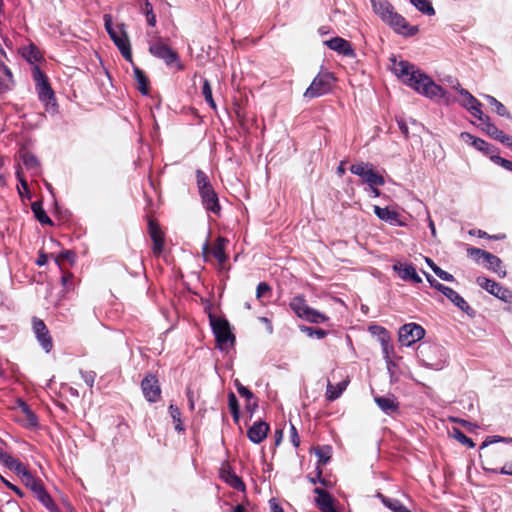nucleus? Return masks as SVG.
Here are the masks:
<instances>
[{
	"label": "nucleus",
	"instance_id": "1",
	"mask_svg": "<svg viewBox=\"0 0 512 512\" xmlns=\"http://www.w3.org/2000/svg\"><path fill=\"white\" fill-rule=\"evenodd\" d=\"M390 63V70L395 76L417 93L430 99L440 97L444 98L446 103L450 102L446 91L414 64L406 60H398L395 56L390 58Z\"/></svg>",
	"mask_w": 512,
	"mask_h": 512
},
{
	"label": "nucleus",
	"instance_id": "2",
	"mask_svg": "<svg viewBox=\"0 0 512 512\" xmlns=\"http://www.w3.org/2000/svg\"><path fill=\"white\" fill-rule=\"evenodd\" d=\"M374 13L395 33L409 37L418 33L417 26H411L408 21L397 13L388 0H371Z\"/></svg>",
	"mask_w": 512,
	"mask_h": 512
},
{
	"label": "nucleus",
	"instance_id": "3",
	"mask_svg": "<svg viewBox=\"0 0 512 512\" xmlns=\"http://www.w3.org/2000/svg\"><path fill=\"white\" fill-rule=\"evenodd\" d=\"M0 463L8 468L9 470L13 471L14 473L19 476L22 481L25 483V485L31 489V491L35 494V496L38 495V493L42 490H44V486L42 483L37 480L26 468V466L20 462L19 460L12 457L9 453L4 451L0 447Z\"/></svg>",
	"mask_w": 512,
	"mask_h": 512
},
{
	"label": "nucleus",
	"instance_id": "4",
	"mask_svg": "<svg viewBox=\"0 0 512 512\" xmlns=\"http://www.w3.org/2000/svg\"><path fill=\"white\" fill-rule=\"evenodd\" d=\"M32 76L39 100L44 103L47 112L55 114L57 112V103L47 76L37 65H34L32 68Z\"/></svg>",
	"mask_w": 512,
	"mask_h": 512
},
{
	"label": "nucleus",
	"instance_id": "5",
	"mask_svg": "<svg viewBox=\"0 0 512 512\" xmlns=\"http://www.w3.org/2000/svg\"><path fill=\"white\" fill-rule=\"evenodd\" d=\"M103 19L105 29L111 40L119 49L121 55L125 60L132 62L131 47L127 32L125 30V25L121 23L114 26L112 23V16L109 14H105Z\"/></svg>",
	"mask_w": 512,
	"mask_h": 512
},
{
	"label": "nucleus",
	"instance_id": "6",
	"mask_svg": "<svg viewBox=\"0 0 512 512\" xmlns=\"http://www.w3.org/2000/svg\"><path fill=\"white\" fill-rule=\"evenodd\" d=\"M335 78L331 72L321 71L304 92V97L313 99L329 93Z\"/></svg>",
	"mask_w": 512,
	"mask_h": 512
},
{
	"label": "nucleus",
	"instance_id": "7",
	"mask_svg": "<svg viewBox=\"0 0 512 512\" xmlns=\"http://www.w3.org/2000/svg\"><path fill=\"white\" fill-rule=\"evenodd\" d=\"M350 172L362 178L367 186H383L384 177L369 162H358L350 166Z\"/></svg>",
	"mask_w": 512,
	"mask_h": 512
},
{
	"label": "nucleus",
	"instance_id": "8",
	"mask_svg": "<svg viewBox=\"0 0 512 512\" xmlns=\"http://www.w3.org/2000/svg\"><path fill=\"white\" fill-rule=\"evenodd\" d=\"M210 321L216 341L221 348L234 343L235 337L231 333L229 323L226 320L210 317Z\"/></svg>",
	"mask_w": 512,
	"mask_h": 512
},
{
	"label": "nucleus",
	"instance_id": "9",
	"mask_svg": "<svg viewBox=\"0 0 512 512\" xmlns=\"http://www.w3.org/2000/svg\"><path fill=\"white\" fill-rule=\"evenodd\" d=\"M425 336L424 328L416 323L404 324L399 329V342L403 346H411Z\"/></svg>",
	"mask_w": 512,
	"mask_h": 512
},
{
	"label": "nucleus",
	"instance_id": "10",
	"mask_svg": "<svg viewBox=\"0 0 512 512\" xmlns=\"http://www.w3.org/2000/svg\"><path fill=\"white\" fill-rule=\"evenodd\" d=\"M476 283L481 288L485 289L487 292L499 298L500 300L507 303H512V292L509 289L502 287L494 280L479 276L476 279Z\"/></svg>",
	"mask_w": 512,
	"mask_h": 512
},
{
	"label": "nucleus",
	"instance_id": "11",
	"mask_svg": "<svg viewBox=\"0 0 512 512\" xmlns=\"http://www.w3.org/2000/svg\"><path fill=\"white\" fill-rule=\"evenodd\" d=\"M33 331L42 349L49 353L53 348L52 337L45 323L38 318H33Z\"/></svg>",
	"mask_w": 512,
	"mask_h": 512
},
{
	"label": "nucleus",
	"instance_id": "12",
	"mask_svg": "<svg viewBox=\"0 0 512 512\" xmlns=\"http://www.w3.org/2000/svg\"><path fill=\"white\" fill-rule=\"evenodd\" d=\"M149 52L159 59H162L167 65L178 61V55L162 41H156L149 46Z\"/></svg>",
	"mask_w": 512,
	"mask_h": 512
},
{
	"label": "nucleus",
	"instance_id": "13",
	"mask_svg": "<svg viewBox=\"0 0 512 512\" xmlns=\"http://www.w3.org/2000/svg\"><path fill=\"white\" fill-rule=\"evenodd\" d=\"M144 397L149 402H156L160 398L161 389L156 376L149 374L141 382Z\"/></svg>",
	"mask_w": 512,
	"mask_h": 512
},
{
	"label": "nucleus",
	"instance_id": "14",
	"mask_svg": "<svg viewBox=\"0 0 512 512\" xmlns=\"http://www.w3.org/2000/svg\"><path fill=\"white\" fill-rule=\"evenodd\" d=\"M459 94L462 97L461 105L467 109L477 119L483 118L481 110L482 104L479 102L468 90L459 89Z\"/></svg>",
	"mask_w": 512,
	"mask_h": 512
},
{
	"label": "nucleus",
	"instance_id": "15",
	"mask_svg": "<svg viewBox=\"0 0 512 512\" xmlns=\"http://www.w3.org/2000/svg\"><path fill=\"white\" fill-rule=\"evenodd\" d=\"M202 204L207 212L219 215L221 207L219 204L218 195L214 188L199 191Z\"/></svg>",
	"mask_w": 512,
	"mask_h": 512
},
{
	"label": "nucleus",
	"instance_id": "16",
	"mask_svg": "<svg viewBox=\"0 0 512 512\" xmlns=\"http://www.w3.org/2000/svg\"><path fill=\"white\" fill-rule=\"evenodd\" d=\"M324 45H326L329 49L337 52L338 54L355 57V51L352 48L349 41L341 37H333L329 40H325Z\"/></svg>",
	"mask_w": 512,
	"mask_h": 512
},
{
	"label": "nucleus",
	"instance_id": "17",
	"mask_svg": "<svg viewBox=\"0 0 512 512\" xmlns=\"http://www.w3.org/2000/svg\"><path fill=\"white\" fill-rule=\"evenodd\" d=\"M373 210L375 215L384 222L395 226L404 225V222L401 220V215L395 209H391L389 207L382 208L375 205Z\"/></svg>",
	"mask_w": 512,
	"mask_h": 512
},
{
	"label": "nucleus",
	"instance_id": "18",
	"mask_svg": "<svg viewBox=\"0 0 512 512\" xmlns=\"http://www.w3.org/2000/svg\"><path fill=\"white\" fill-rule=\"evenodd\" d=\"M477 254H481L485 267L497 273L500 277L506 276V271L502 268V261L499 257L485 250H475Z\"/></svg>",
	"mask_w": 512,
	"mask_h": 512
},
{
	"label": "nucleus",
	"instance_id": "19",
	"mask_svg": "<svg viewBox=\"0 0 512 512\" xmlns=\"http://www.w3.org/2000/svg\"><path fill=\"white\" fill-rule=\"evenodd\" d=\"M149 235L153 242L152 251L155 256H159L164 249V236L163 233L155 222L149 221Z\"/></svg>",
	"mask_w": 512,
	"mask_h": 512
},
{
	"label": "nucleus",
	"instance_id": "20",
	"mask_svg": "<svg viewBox=\"0 0 512 512\" xmlns=\"http://www.w3.org/2000/svg\"><path fill=\"white\" fill-rule=\"evenodd\" d=\"M393 270L399 274V277L405 281H411L419 284L422 282L421 277L417 274L415 267L412 264L395 263Z\"/></svg>",
	"mask_w": 512,
	"mask_h": 512
},
{
	"label": "nucleus",
	"instance_id": "21",
	"mask_svg": "<svg viewBox=\"0 0 512 512\" xmlns=\"http://www.w3.org/2000/svg\"><path fill=\"white\" fill-rule=\"evenodd\" d=\"M481 121L482 130L490 137L505 144L509 140V135H506L502 130L498 129L490 120L489 116L483 114V118L478 119Z\"/></svg>",
	"mask_w": 512,
	"mask_h": 512
},
{
	"label": "nucleus",
	"instance_id": "22",
	"mask_svg": "<svg viewBox=\"0 0 512 512\" xmlns=\"http://www.w3.org/2000/svg\"><path fill=\"white\" fill-rule=\"evenodd\" d=\"M269 431V425L264 421L255 422L247 431L249 440L255 444L261 443Z\"/></svg>",
	"mask_w": 512,
	"mask_h": 512
},
{
	"label": "nucleus",
	"instance_id": "23",
	"mask_svg": "<svg viewBox=\"0 0 512 512\" xmlns=\"http://www.w3.org/2000/svg\"><path fill=\"white\" fill-rule=\"evenodd\" d=\"M220 478L230 485L232 488L243 491L245 489V485L241 478L237 476L234 471L230 468L229 465H223L220 469Z\"/></svg>",
	"mask_w": 512,
	"mask_h": 512
},
{
	"label": "nucleus",
	"instance_id": "24",
	"mask_svg": "<svg viewBox=\"0 0 512 512\" xmlns=\"http://www.w3.org/2000/svg\"><path fill=\"white\" fill-rule=\"evenodd\" d=\"M314 493L317 494L315 502L321 512H337L334 508V500L328 492L316 487Z\"/></svg>",
	"mask_w": 512,
	"mask_h": 512
},
{
	"label": "nucleus",
	"instance_id": "25",
	"mask_svg": "<svg viewBox=\"0 0 512 512\" xmlns=\"http://www.w3.org/2000/svg\"><path fill=\"white\" fill-rule=\"evenodd\" d=\"M461 138L466 143L472 145L474 148H476L479 151H483L485 154L493 155L495 151V147L487 143L485 140L481 138L474 137L470 133L463 132L461 133Z\"/></svg>",
	"mask_w": 512,
	"mask_h": 512
},
{
	"label": "nucleus",
	"instance_id": "26",
	"mask_svg": "<svg viewBox=\"0 0 512 512\" xmlns=\"http://www.w3.org/2000/svg\"><path fill=\"white\" fill-rule=\"evenodd\" d=\"M374 400L378 407L388 415H392L399 410V403L394 395L377 396Z\"/></svg>",
	"mask_w": 512,
	"mask_h": 512
},
{
	"label": "nucleus",
	"instance_id": "27",
	"mask_svg": "<svg viewBox=\"0 0 512 512\" xmlns=\"http://www.w3.org/2000/svg\"><path fill=\"white\" fill-rule=\"evenodd\" d=\"M443 295H445L456 307L467 315L473 316L475 314L474 310L469 306L464 298L452 288L449 287Z\"/></svg>",
	"mask_w": 512,
	"mask_h": 512
},
{
	"label": "nucleus",
	"instance_id": "28",
	"mask_svg": "<svg viewBox=\"0 0 512 512\" xmlns=\"http://www.w3.org/2000/svg\"><path fill=\"white\" fill-rule=\"evenodd\" d=\"M17 406L25 416V425L28 427H36L38 425V418L30 409L29 405L25 401L18 399Z\"/></svg>",
	"mask_w": 512,
	"mask_h": 512
},
{
	"label": "nucleus",
	"instance_id": "29",
	"mask_svg": "<svg viewBox=\"0 0 512 512\" xmlns=\"http://www.w3.org/2000/svg\"><path fill=\"white\" fill-rule=\"evenodd\" d=\"M228 244V240L223 237H218L215 244L211 249L212 255L217 259L220 264H223L226 261V253L225 248Z\"/></svg>",
	"mask_w": 512,
	"mask_h": 512
},
{
	"label": "nucleus",
	"instance_id": "30",
	"mask_svg": "<svg viewBox=\"0 0 512 512\" xmlns=\"http://www.w3.org/2000/svg\"><path fill=\"white\" fill-rule=\"evenodd\" d=\"M290 308L295 312V314L304 319L307 311L309 310V306L307 305L303 296H295L291 299L289 303Z\"/></svg>",
	"mask_w": 512,
	"mask_h": 512
},
{
	"label": "nucleus",
	"instance_id": "31",
	"mask_svg": "<svg viewBox=\"0 0 512 512\" xmlns=\"http://www.w3.org/2000/svg\"><path fill=\"white\" fill-rule=\"evenodd\" d=\"M22 57L29 63L35 64L42 59L40 50L34 45L29 44L21 49Z\"/></svg>",
	"mask_w": 512,
	"mask_h": 512
},
{
	"label": "nucleus",
	"instance_id": "32",
	"mask_svg": "<svg viewBox=\"0 0 512 512\" xmlns=\"http://www.w3.org/2000/svg\"><path fill=\"white\" fill-rule=\"evenodd\" d=\"M349 381L343 380L336 385L331 384L330 382L327 385L326 397L330 401H334L340 397V395L346 390Z\"/></svg>",
	"mask_w": 512,
	"mask_h": 512
},
{
	"label": "nucleus",
	"instance_id": "33",
	"mask_svg": "<svg viewBox=\"0 0 512 512\" xmlns=\"http://www.w3.org/2000/svg\"><path fill=\"white\" fill-rule=\"evenodd\" d=\"M14 80L11 70L6 65L0 66V87L2 90H9L13 87Z\"/></svg>",
	"mask_w": 512,
	"mask_h": 512
},
{
	"label": "nucleus",
	"instance_id": "34",
	"mask_svg": "<svg viewBox=\"0 0 512 512\" xmlns=\"http://www.w3.org/2000/svg\"><path fill=\"white\" fill-rule=\"evenodd\" d=\"M378 497L383 505L393 512H411L397 499L388 498L382 494H378Z\"/></svg>",
	"mask_w": 512,
	"mask_h": 512
},
{
	"label": "nucleus",
	"instance_id": "35",
	"mask_svg": "<svg viewBox=\"0 0 512 512\" xmlns=\"http://www.w3.org/2000/svg\"><path fill=\"white\" fill-rule=\"evenodd\" d=\"M36 498L49 512H61L45 489L40 491Z\"/></svg>",
	"mask_w": 512,
	"mask_h": 512
},
{
	"label": "nucleus",
	"instance_id": "36",
	"mask_svg": "<svg viewBox=\"0 0 512 512\" xmlns=\"http://www.w3.org/2000/svg\"><path fill=\"white\" fill-rule=\"evenodd\" d=\"M23 165L33 174H37L39 171V162L38 159L29 152H24L21 155Z\"/></svg>",
	"mask_w": 512,
	"mask_h": 512
},
{
	"label": "nucleus",
	"instance_id": "37",
	"mask_svg": "<svg viewBox=\"0 0 512 512\" xmlns=\"http://www.w3.org/2000/svg\"><path fill=\"white\" fill-rule=\"evenodd\" d=\"M134 77L138 84V90L143 94H148V78L146 77L145 73L138 67L134 66Z\"/></svg>",
	"mask_w": 512,
	"mask_h": 512
},
{
	"label": "nucleus",
	"instance_id": "38",
	"mask_svg": "<svg viewBox=\"0 0 512 512\" xmlns=\"http://www.w3.org/2000/svg\"><path fill=\"white\" fill-rule=\"evenodd\" d=\"M32 211L34 213L35 218L41 223V224H52L51 219L48 217L46 212L44 211L42 205L40 202H33L31 205Z\"/></svg>",
	"mask_w": 512,
	"mask_h": 512
},
{
	"label": "nucleus",
	"instance_id": "39",
	"mask_svg": "<svg viewBox=\"0 0 512 512\" xmlns=\"http://www.w3.org/2000/svg\"><path fill=\"white\" fill-rule=\"evenodd\" d=\"M484 98L487 100V102L494 107V111L499 115L503 117L510 118V113L506 109V107L498 101L495 97L491 95H484Z\"/></svg>",
	"mask_w": 512,
	"mask_h": 512
},
{
	"label": "nucleus",
	"instance_id": "40",
	"mask_svg": "<svg viewBox=\"0 0 512 512\" xmlns=\"http://www.w3.org/2000/svg\"><path fill=\"white\" fill-rule=\"evenodd\" d=\"M412 5L416 7L421 13L432 16L435 10L429 0H410Z\"/></svg>",
	"mask_w": 512,
	"mask_h": 512
},
{
	"label": "nucleus",
	"instance_id": "41",
	"mask_svg": "<svg viewBox=\"0 0 512 512\" xmlns=\"http://www.w3.org/2000/svg\"><path fill=\"white\" fill-rule=\"evenodd\" d=\"M196 183L198 191L213 188L206 173L200 169L196 170Z\"/></svg>",
	"mask_w": 512,
	"mask_h": 512
},
{
	"label": "nucleus",
	"instance_id": "42",
	"mask_svg": "<svg viewBox=\"0 0 512 512\" xmlns=\"http://www.w3.org/2000/svg\"><path fill=\"white\" fill-rule=\"evenodd\" d=\"M327 319L328 318L324 314L311 307L309 308L307 314L304 317V320L316 324L324 323Z\"/></svg>",
	"mask_w": 512,
	"mask_h": 512
},
{
	"label": "nucleus",
	"instance_id": "43",
	"mask_svg": "<svg viewBox=\"0 0 512 512\" xmlns=\"http://www.w3.org/2000/svg\"><path fill=\"white\" fill-rule=\"evenodd\" d=\"M315 454L318 457V464L325 465L331 458V447L322 446L315 449Z\"/></svg>",
	"mask_w": 512,
	"mask_h": 512
},
{
	"label": "nucleus",
	"instance_id": "44",
	"mask_svg": "<svg viewBox=\"0 0 512 512\" xmlns=\"http://www.w3.org/2000/svg\"><path fill=\"white\" fill-rule=\"evenodd\" d=\"M228 406L235 422L239 420V403L233 392L228 394Z\"/></svg>",
	"mask_w": 512,
	"mask_h": 512
},
{
	"label": "nucleus",
	"instance_id": "45",
	"mask_svg": "<svg viewBox=\"0 0 512 512\" xmlns=\"http://www.w3.org/2000/svg\"><path fill=\"white\" fill-rule=\"evenodd\" d=\"M202 95L205 101L209 104L212 109H216V103L213 99L212 89L207 79L203 80Z\"/></svg>",
	"mask_w": 512,
	"mask_h": 512
},
{
	"label": "nucleus",
	"instance_id": "46",
	"mask_svg": "<svg viewBox=\"0 0 512 512\" xmlns=\"http://www.w3.org/2000/svg\"><path fill=\"white\" fill-rule=\"evenodd\" d=\"M142 10L146 16L148 25L154 27L156 25V15L154 14L153 7L148 0H145Z\"/></svg>",
	"mask_w": 512,
	"mask_h": 512
},
{
	"label": "nucleus",
	"instance_id": "47",
	"mask_svg": "<svg viewBox=\"0 0 512 512\" xmlns=\"http://www.w3.org/2000/svg\"><path fill=\"white\" fill-rule=\"evenodd\" d=\"M238 393L240 394L241 397L246 399L247 408L250 411H253L254 409L257 408V403L255 401L252 404L250 403V401L254 399V394L247 387H239Z\"/></svg>",
	"mask_w": 512,
	"mask_h": 512
},
{
	"label": "nucleus",
	"instance_id": "48",
	"mask_svg": "<svg viewBox=\"0 0 512 512\" xmlns=\"http://www.w3.org/2000/svg\"><path fill=\"white\" fill-rule=\"evenodd\" d=\"M302 332H305L309 337H315L317 339H322L327 335V332L320 328L301 326Z\"/></svg>",
	"mask_w": 512,
	"mask_h": 512
},
{
	"label": "nucleus",
	"instance_id": "49",
	"mask_svg": "<svg viewBox=\"0 0 512 512\" xmlns=\"http://www.w3.org/2000/svg\"><path fill=\"white\" fill-rule=\"evenodd\" d=\"M453 436L455 439H457L460 443L467 445L470 448H473L475 446L473 440L469 437H467L462 431L459 429L453 430Z\"/></svg>",
	"mask_w": 512,
	"mask_h": 512
},
{
	"label": "nucleus",
	"instance_id": "50",
	"mask_svg": "<svg viewBox=\"0 0 512 512\" xmlns=\"http://www.w3.org/2000/svg\"><path fill=\"white\" fill-rule=\"evenodd\" d=\"M427 281L429 284L435 288L436 290L440 291L442 294L447 291L449 287L443 285L442 283L438 282L435 278H433L430 274L424 272Z\"/></svg>",
	"mask_w": 512,
	"mask_h": 512
},
{
	"label": "nucleus",
	"instance_id": "51",
	"mask_svg": "<svg viewBox=\"0 0 512 512\" xmlns=\"http://www.w3.org/2000/svg\"><path fill=\"white\" fill-rule=\"evenodd\" d=\"M491 160L502 166L504 169L508 170V171H512V161L510 160H507V159H504L500 156H497V155H491Z\"/></svg>",
	"mask_w": 512,
	"mask_h": 512
},
{
	"label": "nucleus",
	"instance_id": "52",
	"mask_svg": "<svg viewBox=\"0 0 512 512\" xmlns=\"http://www.w3.org/2000/svg\"><path fill=\"white\" fill-rule=\"evenodd\" d=\"M433 272L442 280L444 281H447V282H453L454 281V276L446 271H444L443 269H441L439 266H435V268H433Z\"/></svg>",
	"mask_w": 512,
	"mask_h": 512
},
{
	"label": "nucleus",
	"instance_id": "53",
	"mask_svg": "<svg viewBox=\"0 0 512 512\" xmlns=\"http://www.w3.org/2000/svg\"><path fill=\"white\" fill-rule=\"evenodd\" d=\"M270 290H271V288L267 283H265V282L259 283L256 288V298L258 300H261V298L264 297L267 293H269Z\"/></svg>",
	"mask_w": 512,
	"mask_h": 512
},
{
	"label": "nucleus",
	"instance_id": "54",
	"mask_svg": "<svg viewBox=\"0 0 512 512\" xmlns=\"http://www.w3.org/2000/svg\"><path fill=\"white\" fill-rule=\"evenodd\" d=\"M82 379L89 386L92 387L96 378V374L93 371H81Z\"/></svg>",
	"mask_w": 512,
	"mask_h": 512
},
{
	"label": "nucleus",
	"instance_id": "55",
	"mask_svg": "<svg viewBox=\"0 0 512 512\" xmlns=\"http://www.w3.org/2000/svg\"><path fill=\"white\" fill-rule=\"evenodd\" d=\"M61 281L66 291H70L73 289V275L71 273H64L61 278Z\"/></svg>",
	"mask_w": 512,
	"mask_h": 512
},
{
	"label": "nucleus",
	"instance_id": "56",
	"mask_svg": "<svg viewBox=\"0 0 512 512\" xmlns=\"http://www.w3.org/2000/svg\"><path fill=\"white\" fill-rule=\"evenodd\" d=\"M290 439H291V442H292L294 447H298L299 446L300 439H299L298 432H297V430H296L294 425H291V428H290Z\"/></svg>",
	"mask_w": 512,
	"mask_h": 512
},
{
	"label": "nucleus",
	"instance_id": "57",
	"mask_svg": "<svg viewBox=\"0 0 512 512\" xmlns=\"http://www.w3.org/2000/svg\"><path fill=\"white\" fill-rule=\"evenodd\" d=\"M169 412H170V415H171V417H172V419H173L174 421H179V420H181V419H180V417H181V412H180V410H179V408H178L177 406H175V405L171 404V405L169 406Z\"/></svg>",
	"mask_w": 512,
	"mask_h": 512
},
{
	"label": "nucleus",
	"instance_id": "58",
	"mask_svg": "<svg viewBox=\"0 0 512 512\" xmlns=\"http://www.w3.org/2000/svg\"><path fill=\"white\" fill-rule=\"evenodd\" d=\"M475 250H480V249H479V248H469V249L467 250L468 255H469L470 257H472V258H473L476 262H478V263L483 262V258L481 257V254H477V253H475V252H474Z\"/></svg>",
	"mask_w": 512,
	"mask_h": 512
},
{
	"label": "nucleus",
	"instance_id": "59",
	"mask_svg": "<svg viewBox=\"0 0 512 512\" xmlns=\"http://www.w3.org/2000/svg\"><path fill=\"white\" fill-rule=\"evenodd\" d=\"M397 124H398V127H399L400 131L402 132V134L407 138L409 131H408V126L405 123V121L403 119H398Z\"/></svg>",
	"mask_w": 512,
	"mask_h": 512
},
{
	"label": "nucleus",
	"instance_id": "60",
	"mask_svg": "<svg viewBox=\"0 0 512 512\" xmlns=\"http://www.w3.org/2000/svg\"><path fill=\"white\" fill-rule=\"evenodd\" d=\"M379 186H368L366 188V191L369 193L370 196L372 197H379L381 192L378 188Z\"/></svg>",
	"mask_w": 512,
	"mask_h": 512
},
{
	"label": "nucleus",
	"instance_id": "61",
	"mask_svg": "<svg viewBox=\"0 0 512 512\" xmlns=\"http://www.w3.org/2000/svg\"><path fill=\"white\" fill-rule=\"evenodd\" d=\"M269 504L272 512H284L282 507L277 503L275 499H271Z\"/></svg>",
	"mask_w": 512,
	"mask_h": 512
},
{
	"label": "nucleus",
	"instance_id": "62",
	"mask_svg": "<svg viewBox=\"0 0 512 512\" xmlns=\"http://www.w3.org/2000/svg\"><path fill=\"white\" fill-rule=\"evenodd\" d=\"M501 474L512 475V462L506 463L500 470Z\"/></svg>",
	"mask_w": 512,
	"mask_h": 512
},
{
	"label": "nucleus",
	"instance_id": "63",
	"mask_svg": "<svg viewBox=\"0 0 512 512\" xmlns=\"http://www.w3.org/2000/svg\"><path fill=\"white\" fill-rule=\"evenodd\" d=\"M260 321L266 325L268 332L271 334L273 332V326L271 324V321L266 317H261Z\"/></svg>",
	"mask_w": 512,
	"mask_h": 512
},
{
	"label": "nucleus",
	"instance_id": "64",
	"mask_svg": "<svg viewBox=\"0 0 512 512\" xmlns=\"http://www.w3.org/2000/svg\"><path fill=\"white\" fill-rule=\"evenodd\" d=\"M346 172V169H345V162L342 161L339 166L337 167V170H336V173L341 177L345 174Z\"/></svg>",
	"mask_w": 512,
	"mask_h": 512
}]
</instances>
